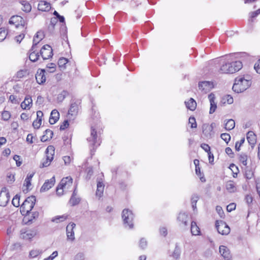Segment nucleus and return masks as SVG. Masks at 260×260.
I'll return each instance as SVG.
<instances>
[{"label":"nucleus","mask_w":260,"mask_h":260,"mask_svg":"<svg viewBox=\"0 0 260 260\" xmlns=\"http://www.w3.org/2000/svg\"><path fill=\"white\" fill-rule=\"evenodd\" d=\"M219 252L224 260H232V255L229 249L224 246L221 245L219 248Z\"/></svg>","instance_id":"ddd939ff"},{"label":"nucleus","mask_w":260,"mask_h":260,"mask_svg":"<svg viewBox=\"0 0 260 260\" xmlns=\"http://www.w3.org/2000/svg\"><path fill=\"white\" fill-rule=\"evenodd\" d=\"M8 34L7 30L3 27L0 28V42L3 41Z\"/></svg>","instance_id":"a18cd8bd"},{"label":"nucleus","mask_w":260,"mask_h":260,"mask_svg":"<svg viewBox=\"0 0 260 260\" xmlns=\"http://www.w3.org/2000/svg\"><path fill=\"white\" fill-rule=\"evenodd\" d=\"M78 105L76 103H72L68 111V116H75L77 115L78 112Z\"/></svg>","instance_id":"b1692460"},{"label":"nucleus","mask_w":260,"mask_h":260,"mask_svg":"<svg viewBox=\"0 0 260 260\" xmlns=\"http://www.w3.org/2000/svg\"><path fill=\"white\" fill-rule=\"evenodd\" d=\"M20 196L18 194H16L13 198L12 201V203L14 206L16 207H18L20 206Z\"/></svg>","instance_id":"de8ad7c7"},{"label":"nucleus","mask_w":260,"mask_h":260,"mask_svg":"<svg viewBox=\"0 0 260 260\" xmlns=\"http://www.w3.org/2000/svg\"><path fill=\"white\" fill-rule=\"evenodd\" d=\"M84 255L83 253H79L76 254L75 257V260H84Z\"/></svg>","instance_id":"774afa93"},{"label":"nucleus","mask_w":260,"mask_h":260,"mask_svg":"<svg viewBox=\"0 0 260 260\" xmlns=\"http://www.w3.org/2000/svg\"><path fill=\"white\" fill-rule=\"evenodd\" d=\"M59 118V113L56 109L53 110L49 118V123L51 124L55 123Z\"/></svg>","instance_id":"aec40b11"},{"label":"nucleus","mask_w":260,"mask_h":260,"mask_svg":"<svg viewBox=\"0 0 260 260\" xmlns=\"http://www.w3.org/2000/svg\"><path fill=\"white\" fill-rule=\"evenodd\" d=\"M25 216V219L27 220V222H31L33 219L38 217L39 213L37 212H29L27 215Z\"/></svg>","instance_id":"2f4dec72"},{"label":"nucleus","mask_w":260,"mask_h":260,"mask_svg":"<svg viewBox=\"0 0 260 260\" xmlns=\"http://www.w3.org/2000/svg\"><path fill=\"white\" fill-rule=\"evenodd\" d=\"M181 253V248L179 244L176 243L175 245V249L172 253V256L176 259L180 257Z\"/></svg>","instance_id":"473e14b6"},{"label":"nucleus","mask_w":260,"mask_h":260,"mask_svg":"<svg viewBox=\"0 0 260 260\" xmlns=\"http://www.w3.org/2000/svg\"><path fill=\"white\" fill-rule=\"evenodd\" d=\"M36 202V197L31 196L26 198L20 206V212L23 215H27L31 211Z\"/></svg>","instance_id":"39448f33"},{"label":"nucleus","mask_w":260,"mask_h":260,"mask_svg":"<svg viewBox=\"0 0 260 260\" xmlns=\"http://www.w3.org/2000/svg\"><path fill=\"white\" fill-rule=\"evenodd\" d=\"M47 71L50 73H53L56 70V64L54 63H50L47 65Z\"/></svg>","instance_id":"09e8293b"},{"label":"nucleus","mask_w":260,"mask_h":260,"mask_svg":"<svg viewBox=\"0 0 260 260\" xmlns=\"http://www.w3.org/2000/svg\"><path fill=\"white\" fill-rule=\"evenodd\" d=\"M213 123L210 125L208 124H204L203 125V133L207 136L210 135V133L212 131L213 128Z\"/></svg>","instance_id":"72a5a7b5"},{"label":"nucleus","mask_w":260,"mask_h":260,"mask_svg":"<svg viewBox=\"0 0 260 260\" xmlns=\"http://www.w3.org/2000/svg\"><path fill=\"white\" fill-rule=\"evenodd\" d=\"M189 123L191 124L190 126L191 128L197 127V124L194 117H190L189 118Z\"/></svg>","instance_id":"6e6d98bb"},{"label":"nucleus","mask_w":260,"mask_h":260,"mask_svg":"<svg viewBox=\"0 0 260 260\" xmlns=\"http://www.w3.org/2000/svg\"><path fill=\"white\" fill-rule=\"evenodd\" d=\"M68 60L67 58L62 57L59 59L58 61V64L61 70L64 69L65 65L68 63Z\"/></svg>","instance_id":"a19ab883"},{"label":"nucleus","mask_w":260,"mask_h":260,"mask_svg":"<svg viewBox=\"0 0 260 260\" xmlns=\"http://www.w3.org/2000/svg\"><path fill=\"white\" fill-rule=\"evenodd\" d=\"M247 155L244 153H242L239 155V160L243 165L246 166L247 164Z\"/></svg>","instance_id":"c03bdc74"},{"label":"nucleus","mask_w":260,"mask_h":260,"mask_svg":"<svg viewBox=\"0 0 260 260\" xmlns=\"http://www.w3.org/2000/svg\"><path fill=\"white\" fill-rule=\"evenodd\" d=\"M135 215L132 211L128 209H124L122 212V218L124 227L128 229L134 228V220Z\"/></svg>","instance_id":"20e7f679"},{"label":"nucleus","mask_w":260,"mask_h":260,"mask_svg":"<svg viewBox=\"0 0 260 260\" xmlns=\"http://www.w3.org/2000/svg\"><path fill=\"white\" fill-rule=\"evenodd\" d=\"M34 175V173L29 174L24 180V185H25L27 188L31 185V180Z\"/></svg>","instance_id":"ea45409f"},{"label":"nucleus","mask_w":260,"mask_h":260,"mask_svg":"<svg viewBox=\"0 0 260 260\" xmlns=\"http://www.w3.org/2000/svg\"><path fill=\"white\" fill-rule=\"evenodd\" d=\"M13 159L14 160H15L16 165L17 167H19L22 164V161H20V156L18 155H15L13 156Z\"/></svg>","instance_id":"052dcab7"},{"label":"nucleus","mask_w":260,"mask_h":260,"mask_svg":"<svg viewBox=\"0 0 260 260\" xmlns=\"http://www.w3.org/2000/svg\"><path fill=\"white\" fill-rule=\"evenodd\" d=\"M208 99L210 103V108L209 113L210 114H212L215 112L217 108L216 104L215 102L214 95L212 93H210L208 95Z\"/></svg>","instance_id":"5701e85b"},{"label":"nucleus","mask_w":260,"mask_h":260,"mask_svg":"<svg viewBox=\"0 0 260 260\" xmlns=\"http://www.w3.org/2000/svg\"><path fill=\"white\" fill-rule=\"evenodd\" d=\"M27 74L26 70H21L17 72L16 74V78L17 79H21L25 77Z\"/></svg>","instance_id":"49530a36"},{"label":"nucleus","mask_w":260,"mask_h":260,"mask_svg":"<svg viewBox=\"0 0 260 260\" xmlns=\"http://www.w3.org/2000/svg\"><path fill=\"white\" fill-rule=\"evenodd\" d=\"M243 64L240 60H233L230 56L222 59L219 72L223 74H233L241 70Z\"/></svg>","instance_id":"f257e3e1"},{"label":"nucleus","mask_w":260,"mask_h":260,"mask_svg":"<svg viewBox=\"0 0 260 260\" xmlns=\"http://www.w3.org/2000/svg\"><path fill=\"white\" fill-rule=\"evenodd\" d=\"M40 54L44 60L50 58L53 55L51 47L49 45H44L40 50Z\"/></svg>","instance_id":"6e6552de"},{"label":"nucleus","mask_w":260,"mask_h":260,"mask_svg":"<svg viewBox=\"0 0 260 260\" xmlns=\"http://www.w3.org/2000/svg\"><path fill=\"white\" fill-rule=\"evenodd\" d=\"M46 159L42 162L40 165V168H44L49 166L52 160L53 159L54 155V148L53 146H49L46 150Z\"/></svg>","instance_id":"423d86ee"},{"label":"nucleus","mask_w":260,"mask_h":260,"mask_svg":"<svg viewBox=\"0 0 260 260\" xmlns=\"http://www.w3.org/2000/svg\"><path fill=\"white\" fill-rule=\"evenodd\" d=\"M185 104L186 108L190 111H194L196 109L197 103L192 98H190L188 101L185 102Z\"/></svg>","instance_id":"a878e982"},{"label":"nucleus","mask_w":260,"mask_h":260,"mask_svg":"<svg viewBox=\"0 0 260 260\" xmlns=\"http://www.w3.org/2000/svg\"><path fill=\"white\" fill-rule=\"evenodd\" d=\"M58 255L57 251L53 252V253L49 257L44 259V260H53Z\"/></svg>","instance_id":"338daca9"},{"label":"nucleus","mask_w":260,"mask_h":260,"mask_svg":"<svg viewBox=\"0 0 260 260\" xmlns=\"http://www.w3.org/2000/svg\"><path fill=\"white\" fill-rule=\"evenodd\" d=\"M100 134L97 132L93 126L91 127L90 135L87 140L90 147L91 155H93L95 149L100 146L101 141L100 139Z\"/></svg>","instance_id":"7ed1b4c3"},{"label":"nucleus","mask_w":260,"mask_h":260,"mask_svg":"<svg viewBox=\"0 0 260 260\" xmlns=\"http://www.w3.org/2000/svg\"><path fill=\"white\" fill-rule=\"evenodd\" d=\"M55 177H52L50 179L47 180L43 184L41 188L40 191L41 192L46 191L51 188L55 184Z\"/></svg>","instance_id":"dca6fc26"},{"label":"nucleus","mask_w":260,"mask_h":260,"mask_svg":"<svg viewBox=\"0 0 260 260\" xmlns=\"http://www.w3.org/2000/svg\"><path fill=\"white\" fill-rule=\"evenodd\" d=\"M44 35L41 32H38L34 37L32 50L35 49L37 44L43 39Z\"/></svg>","instance_id":"393cba45"},{"label":"nucleus","mask_w":260,"mask_h":260,"mask_svg":"<svg viewBox=\"0 0 260 260\" xmlns=\"http://www.w3.org/2000/svg\"><path fill=\"white\" fill-rule=\"evenodd\" d=\"M80 202V199L79 198H77L76 197H71L70 200V203L72 206H75L78 204Z\"/></svg>","instance_id":"864d4df0"},{"label":"nucleus","mask_w":260,"mask_h":260,"mask_svg":"<svg viewBox=\"0 0 260 260\" xmlns=\"http://www.w3.org/2000/svg\"><path fill=\"white\" fill-rule=\"evenodd\" d=\"M251 83V78L250 76H239L235 78L232 89L235 92L241 93L249 88Z\"/></svg>","instance_id":"f03ea898"},{"label":"nucleus","mask_w":260,"mask_h":260,"mask_svg":"<svg viewBox=\"0 0 260 260\" xmlns=\"http://www.w3.org/2000/svg\"><path fill=\"white\" fill-rule=\"evenodd\" d=\"M2 119L5 121H8L11 117V114L8 111H4L2 114Z\"/></svg>","instance_id":"3c124183"},{"label":"nucleus","mask_w":260,"mask_h":260,"mask_svg":"<svg viewBox=\"0 0 260 260\" xmlns=\"http://www.w3.org/2000/svg\"><path fill=\"white\" fill-rule=\"evenodd\" d=\"M68 95V91L63 90L59 93L57 97V100L58 102H62L65 98Z\"/></svg>","instance_id":"79ce46f5"},{"label":"nucleus","mask_w":260,"mask_h":260,"mask_svg":"<svg viewBox=\"0 0 260 260\" xmlns=\"http://www.w3.org/2000/svg\"><path fill=\"white\" fill-rule=\"evenodd\" d=\"M245 141L244 138L241 139L239 142H237L235 144V149L237 151H239L240 150L241 146L244 143Z\"/></svg>","instance_id":"4d7b16f0"},{"label":"nucleus","mask_w":260,"mask_h":260,"mask_svg":"<svg viewBox=\"0 0 260 260\" xmlns=\"http://www.w3.org/2000/svg\"><path fill=\"white\" fill-rule=\"evenodd\" d=\"M199 88L204 93L209 92L213 87L212 82L210 81L200 82L198 84Z\"/></svg>","instance_id":"9b49d317"},{"label":"nucleus","mask_w":260,"mask_h":260,"mask_svg":"<svg viewBox=\"0 0 260 260\" xmlns=\"http://www.w3.org/2000/svg\"><path fill=\"white\" fill-rule=\"evenodd\" d=\"M31 50L32 52L30 53L29 58L31 61L35 62L38 59L40 55L38 52H36V48L34 50L31 49Z\"/></svg>","instance_id":"c9c22d12"},{"label":"nucleus","mask_w":260,"mask_h":260,"mask_svg":"<svg viewBox=\"0 0 260 260\" xmlns=\"http://www.w3.org/2000/svg\"><path fill=\"white\" fill-rule=\"evenodd\" d=\"M68 217V215L64 214L61 216H57L54 218H52V221L59 223L60 222H62L64 221Z\"/></svg>","instance_id":"58836bf2"},{"label":"nucleus","mask_w":260,"mask_h":260,"mask_svg":"<svg viewBox=\"0 0 260 260\" xmlns=\"http://www.w3.org/2000/svg\"><path fill=\"white\" fill-rule=\"evenodd\" d=\"M233 102L234 100L233 97L229 94L225 95L222 98V102L224 104L227 103L228 104H231L233 103Z\"/></svg>","instance_id":"37998d69"},{"label":"nucleus","mask_w":260,"mask_h":260,"mask_svg":"<svg viewBox=\"0 0 260 260\" xmlns=\"http://www.w3.org/2000/svg\"><path fill=\"white\" fill-rule=\"evenodd\" d=\"M53 135V133L51 130L46 129L45 131L44 134L42 136L41 140L42 142H46L48 140L51 139Z\"/></svg>","instance_id":"c85d7f7f"},{"label":"nucleus","mask_w":260,"mask_h":260,"mask_svg":"<svg viewBox=\"0 0 260 260\" xmlns=\"http://www.w3.org/2000/svg\"><path fill=\"white\" fill-rule=\"evenodd\" d=\"M72 183V177L68 176L62 178L58 185L64 189L65 191H67L71 187Z\"/></svg>","instance_id":"9d476101"},{"label":"nucleus","mask_w":260,"mask_h":260,"mask_svg":"<svg viewBox=\"0 0 260 260\" xmlns=\"http://www.w3.org/2000/svg\"><path fill=\"white\" fill-rule=\"evenodd\" d=\"M73 158L69 156H64L63 157V160L64 162L65 165H69L72 161Z\"/></svg>","instance_id":"0e129e2a"},{"label":"nucleus","mask_w":260,"mask_h":260,"mask_svg":"<svg viewBox=\"0 0 260 260\" xmlns=\"http://www.w3.org/2000/svg\"><path fill=\"white\" fill-rule=\"evenodd\" d=\"M69 125V122L68 120H66L63 121V122L60 126V130L62 131L67 128Z\"/></svg>","instance_id":"69168bd1"},{"label":"nucleus","mask_w":260,"mask_h":260,"mask_svg":"<svg viewBox=\"0 0 260 260\" xmlns=\"http://www.w3.org/2000/svg\"><path fill=\"white\" fill-rule=\"evenodd\" d=\"M247 139L250 145H254L256 143V135L251 131L248 132L247 134Z\"/></svg>","instance_id":"c756f323"},{"label":"nucleus","mask_w":260,"mask_h":260,"mask_svg":"<svg viewBox=\"0 0 260 260\" xmlns=\"http://www.w3.org/2000/svg\"><path fill=\"white\" fill-rule=\"evenodd\" d=\"M76 224L74 223H71L69 224L66 228L67 239L71 241H73L75 239L74 228L75 227Z\"/></svg>","instance_id":"f3484780"},{"label":"nucleus","mask_w":260,"mask_h":260,"mask_svg":"<svg viewBox=\"0 0 260 260\" xmlns=\"http://www.w3.org/2000/svg\"><path fill=\"white\" fill-rule=\"evenodd\" d=\"M190 231L192 235L194 236L200 235L201 234L200 229L195 221L191 222Z\"/></svg>","instance_id":"cd10ccee"},{"label":"nucleus","mask_w":260,"mask_h":260,"mask_svg":"<svg viewBox=\"0 0 260 260\" xmlns=\"http://www.w3.org/2000/svg\"><path fill=\"white\" fill-rule=\"evenodd\" d=\"M147 246V240L144 238H141L139 242L140 247L142 249H144L146 248Z\"/></svg>","instance_id":"603ef678"},{"label":"nucleus","mask_w":260,"mask_h":260,"mask_svg":"<svg viewBox=\"0 0 260 260\" xmlns=\"http://www.w3.org/2000/svg\"><path fill=\"white\" fill-rule=\"evenodd\" d=\"M45 70L44 69L38 70L36 74V79L37 82L39 84H42L46 81V77L45 75Z\"/></svg>","instance_id":"a211bd4d"},{"label":"nucleus","mask_w":260,"mask_h":260,"mask_svg":"<svg viewBox=\"0 0 260 260\" xmlns=\"http://www.w3.org/2000/svg\"><path fill=\"white\" fill-rule=\"evenodd\" d=\"M177 219L180 222V225L183 227H186L188 225L189 217L187 213L180 212L178 215Z\"/></svg>","instance_id":"2eb2a0df"},{"label":"nucleus","mask_w":260,"mask_h":260,"mask_svg":"<svg viewBox=\"0 0 260 260\" xmlns=\"http://www.w3.org/2000/svg\"><path fill=\"white\" fill-rule=\"evenodd\" d=\"M50 8L51 6L50 3L44 1H40L38 5V10L41 11H48Z\"/></svg>","instance_id":"412c9836"},{"label":"nucleus","mask_w":260,"mask_h":260,"mask_svg":"<svg viewBox=\"0 0 260 260\" xmlns=\"http://www.w3.org/2000/svg\"><path fill=\"white\" fill-rule=\"evenodd\" d=\"M159 233L160 235L164 237H166L168 234L167 228L164 226L160 227L159 229Z\"/></svg>","instance_id":"bf43d9fd"},{"label":"nucleus","mask_w":260,"mask_h":260,"mask_svg":"<svg viewBox=\"0 0 260 260\" xmlns=\"http://www.w3.org/2000/svg\"><path fill=\"white\" fill-rule=\"evenodd\" d=\"M254 69L257 73L260 74V58L255 63Z\"/></svg>","instance_id":"e2e57ef3"},{"label":"nucleus","mask_w":260,"mask_h":260,"mask_svg":"<svg viewBox=\"0 0 260 260\" xmlns=\"http://www.w3.org/2000/svg\"><path fill=\"white\" fill-rule=\"evenodd\" d=\"M216 228L218 232L222 235H227L230 232V228L228 225L222 220L216 222Z\"/></svg>","instance_id":"0eeeda50"},{"label":"nucleus","mask_w":260,"mask_h":260,"mask_svg":"<svg viewBox=\"0 0 260 260\" xmlns=\"http://www.w3.org/2000/svg\"><path fill=\"white\" fill-rule=\"evenodd\" d=\"M42 124V119L36 120L32 123V126L35 128L38 129Z\"/></svg>","instance_id":"13d9d810"},{"label":"nucleus","mask_w":260,"mask_h":260,"mask_svg":"<svg viewBox=\"0 0 260 260\" xmlns=\"http://www.w3.org/2000/svg\"><path fill=\"white\" fill-rule=\"evenodd\" d=\"M14 231V227L12 225L9 226L7 229L6 234L9 237V238H11L12 237Z\"/></svg>","instance_id":"8fccbe9b"},{"label":"nucleus","mask_w":260,"mask_h":260,"mask_svg":"<svg viewBox=\"0 0 260 260\" xmlns=\"http://www.w3.org/2000/svg\"><path fill=\"white\" fill-rule=\"evenodd\" d=\"M235 126V121L230 119L227 120L226 123L224 124V128L227 131H230L233 129Z\"/></svg>","instance_id":"7c9ffc66"},{"label":"nucleus","mask_w":260,"mask_h":260,"mask_svg":"<svg viewBox=\"0 0 260 260\" xmlns=\"http://www.w3.org/2000/svg\"><path fill=\"white\" fill-rule=\"evenodd\" d=\"M42 253V250L39 249L31 250L29 253V257L31 258H35Z\"/></svg>","instance_id":"4c0bfd02"},{"label":"nucleus","mask_w":260,"mask_h":260,"mask_svg":"<svg viewBox=\"0 0 260 260\" xmlns=\"http://www.w3.org/2000/svg\"><path fill=\"white\" fill-rule=\"evenodd\" d=\"M225 187L227 190L230 193L235 192L237 190L235 183L232 180L226 183Z\"/></svg>","instance_id":"bb28decb"},{"label":"nucleus","mask_w":260,"mask_h":260,"mask_svg":"<svg viewBox=\"0 0 260 260\" xmlns=\"http://www.w3.org/2000/svg\"><path fill=\"white\" fill-rule=\"evenodd\" d=\"M10 200V195L8 192L2 190L0 192V206L5 207Z\"/></svg>","instance_id":"4468645a"},{"label":"nucleus","mask_w":260,"mask_h":260,"mask_svg":"<svg viewBox=\"0 0 260 260\" xmlns=\"http://www.w3.org/2000/svg\"><path fill=\"white\" fill-rule=\"evenodd\" d=\"M236 205L235 203H231L226 207V210L228 212H231L236 209Z\"/></svg>","instance_id":"680f3d73"},{"label":"nucleus","mask_w":260,"mask_h":260,"mask_svg":"<svg viewBox=\"0 0 260 260\" xmlns=\"http://www.w3.org/2000/svg\"><path fill=\"white\" fill-rule=\"evenodd\" d=\"M22 4V8L21 9L24 12H25L26 13L29 12L31 10V6L30 4L26 1H23L21 3Z\"/></svg>","instance_id":"f704fd0d"},{"label":"nucleus","mask_w":260,"mask_h":260,"mask_svg":"<svg viewBox=\"0 0 260 260\" xmlns=\"http://www.w3.org/2000/svg\"><path fill=\"white\" fill-rule=\"evenodd\" d=\"M38 233L36 229L29 230H21L20 231V238L23 239L29 240L37 235Z\"/></svg>","instance_id":"1a4fd4ad"},{"label":"nucleus","mask_w":260,"mask_h":260,"mask_svg":"<svg viewBox=\"0 0 260 260\" xmlns=\"http://www.w3.org/2000/svg\"><path fill=\"white\" fill-rule=\"evenodd\" d=\"M32 100L30 95H26L24 101L21 104V107L23 109H30L32 105Z\"/></svg>","instance_id":"4be33fe9"},{"label":"nucleus","mask_w":260,"mask_h":260,"mask_svg":"<svg viewBox=\"0 0 260 260\" xmlns=\"http://www.w3.org/2000/svg\"><path fill=\"white\" fill-rule=\"evenodd\" d=\"M221 138L228 143L231 140V136L228 133H223L220 135Z\"/></svg>","instance_id":"5fc2aeb1"},{"label":"nucleus","mask_w":260,"mask_h":260,"mask_svg":"<svg viewBox=\"0 0 260 260\" xmlns=\"http://www.w3.org/2000/svg\"><path fill=\"white\" fill-rule=\"evenodd\" d=\"M24 23L23 18L19 16H13L9 20V23L14 24L16 28H18L20 26L23 27Z\"/></svg>","instance_id":"f8f14e48"},{"label":"nucleus","mask_w":260,"mask_h":260,"mask_svg":"<svg viewBox=\"0 0 260 260\" xmlns=\"http://www.w3.org/2000/svg\"><path fill=\"white\" fill-rule=\"evenodd\" d=\"M105 185L103 183L102 178H98L97 180V189L96 191V196L101 198L103 194L104 189Z\"/></svg>","instance_id":"6ab92c4d"},{"label":"nucleus","mask_w":260,"mask_h":260,"mask_svg":"<svg viewBox=\"0 0 260 260\" xmlns=\"http://www.w3.org/2000/svg\"><path fill=\"white\" fill-rule=\"evenodd\" d=\"M199 199V197L197 194H193L191 198V204L192 206V208L193 210H195L197 209V203Z\"/></svg>","instance_id":"e433bc0d"}]
</instances>
